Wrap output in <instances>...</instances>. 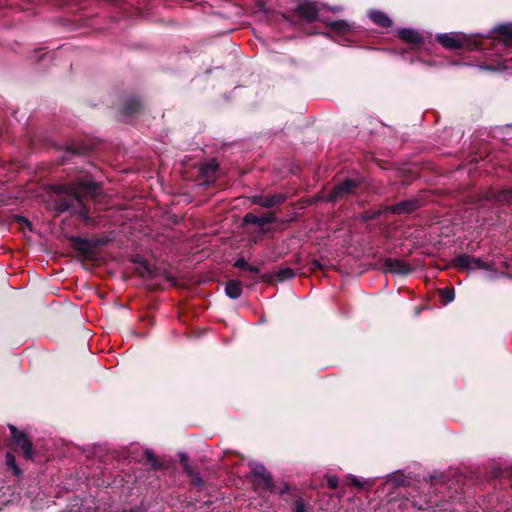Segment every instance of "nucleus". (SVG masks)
I'll return each mask as SVG.
<instances>
[{
    "mask_svg": "<svg viewBox=\"0 0 512 512\" xmlns=\"http://www.w3.org/2000/svg\"><path fill=\"white\" fill-rule=\"evenodd\" d=\"M330 25L333 29L340 30V31L348 28V23L345 21H335V22L331 23Z\"/></svg>",
    "mask_w": 512,
    "mask_h": 512,
    "instance_id": "aec40b11",
    "label": "nucleus"
},
{
    "mask_svg": "<svg viewBox=\"0 0 512 512\" xmlns=\"http://www.w3.org/2000/svg\"><path fill=\"white\" fill-rule=\"evenodd\" d=\"M440 296L442 298L443 303L448 304L454 300L455 293H454L453 289L444 288V289L440 290Z\"/></svg>",
    "mask_w": 512,
    "mask_h": 512,
    "instance_id": "4468645a",
    "label": "nucleus"
},
{
    "mask_svg": "<svg viewBox=\"0 0 512 512\" xmlns=\"http://www.w3.org/2000/svg\"><path fill=\"white\" fill-rule=\"evenodd\" d=\"M285 197L282 194H276L268 197L255 196L253 197V203L260 205L265 208H272L284 201Z\"/></svg>",
    "mask_w": 512,
    "mask_h": 512,
    "instance_id": "0eeeda50",
    "label": "nucleus"
},
{
    "mask_svg": "<svg viewBox=\"0 0 512 512\" xmlns=\"http://www.w3.org/2000/svg\"><path fill=\"white\" fill-rule=\"evenodd\" d=\"M296 12L302 18L314 20L318 16L319 9L316 4L304 0L299 2Z\"/></svg>",
    "mask_w": 512,
    "mask_h": 512,
    "instance_id": "39448f33",
    "label": "nucleus"
},
{
    "mask_svg": "<svg viewBox=\"0 0 512 512\" xmlns=\"http://www.w3.org/2000/svg\"><path fill=\"white\" fill-rule=\"evenodd\" d=\"M235 266L237 268H239V269L248 270V271L253 272V273H257L258 272V268L257 267L250 266L244 259H238L235 262Z\"/></svg>",
    "mask_w": 512,
    "mask_h": 512,
    "instance_id": "dca6fc26",
    "label": "nucleus"
},
{
    "mask_svg": "<svg viewBox=\"0 0 512 512\" xmlns=\"http://www.w3.org/2000/svg\"><path fill=\"white\" fill-rule=\"evenodd\" d=\"M252 473L263 480L265 486L269 489L273 487L272 477L265 467L260 463H254L251 467Z\"/></svg>",
    "mask_w": 512,
    "mask_h": 512,
    "instance_id": "9d476101",
    "label": "nucleus"
},
{
    "mask_svg": "<svg viewBox=\"0 0 512 512\" xmlns=\"http://www.w3.org/2000/svg\"><path fill=\"white\" fill-rule=\"evenodd\" d=\"M294 276V272L290 268H283L280 269L276 275L277 280L283 281L289 278H292Z\"/></svg>",
    "mask_w": 512,
    "mask_h": 512,
    "instance_id": "2eb2a0df",
    "label": "nucleus"
},
{
    "mask_svg": "<svg viewBox=\"0 0 512 512\" xmlns=\"http://www.w3.org/2000/svg\"><path fill=\"white\" fill-rule=\"evenodd\" d=\"M385 268L389 272L397 274H408L411 271L410 267L405 262L397 259L386 260Z\"/></svg>",
    "mask_w": 512,
    "mask_h": 512,
    "instance_id": "1a4fd4ad",
    "label": "nucleus"
},
{
    "mask_svg": "<svg viewBox=\"0 0 512 512\" xmlns=\"http://www.w3.org/2000/svg\"><path fill=\"white\" fill-rule=\"evenodd\" d=\"M418 207V201L415 199L404 200L388 208L391 213L403 214L410 213Z\"/></svg>",
    "mask_w": 512,
    "mask_h": 512,
    "instance_id": "6e6552de",
    "label": "nucleus"
},
{
    "mask_svg": "<svg viewBox=\"0 0 512 512\" xmlns=\"http://www.w3.org/2000/svg\"><path fill=\"white\" fill-rule=\"evenodd\" d=\"M275 220V217L272 213H267L261 217H259V222H258V225L259 226H264L268 223H271Z\"/></svg>",
    "mask_w": 512,
    "mask_h": 512,
    "instance_id": "f3484780",
    "label": "nucleus"
},
{
    "mask_svg": "<svg viewBox=\"0 0 512 512\" xmlns=\"http://www.w3.org/2000/svg\"><path fill=\"white\" fill-rule=\"evenodd\" d=\"M456 264L460 268H466L468 270H475V269H485L490 270L491 267L489 264L484 263L479 258H470L468 256H459L456 259Z\"/></svg>",
    "mask_w": 512,
    "mask_h": 512,
    "instance_id": "20e7f679",
    "label": "nucleus"
},
{
    "mask_svg": "<svg viewBox=\"0 0 512 512\" xmlns=\"http://www.w3.org/2000/svg\"><path fill=\"white\" fill-rule=\"evenodd\" d=\"M6 459H7L8 466L10 468H12L16 474H18L19 473V469H18V467L16 465L14 456L11 455L10 453H8L7 456H6Z\"/></svg>",
    "mask_w": 512,
    "mask_h": 512,
    "instance_id": "a211bd4d",
    "label": "nucleus"
},
{
    "mask_svg": "<svg viewBox=\"0 0 512 512\" xmlns=\"http://www.w3.org/2000/svg\"><path fill=\"white\" fill-rule=\"evenodd\" d=\"M327 484H328L329 488H331V489L337 488V486H338V479H337V477L329 476L327 478Z\"/></svg>",
    "mask_w": 512,
    "mask_h": 512,
    "instance_id": "412c9836",
    "label": "nucleus"
},
{
    "mask_svg": "<svg viewBox=\"0 0 512 512\" xmlns=\"http://www.w3.org/2000/svg\"><path fill=\"white\" fill-rule=\"evenodd\" d=\"M61 191H63L67 197H61L56 201V210L58 212H66L74 209L79 216L87 220L86 210L83 207L84 199L87 197H96L100 192V187L96 182L87 180L63 186Z\"/></svg>",
    "mask_w": 512,
    "mask_h": 512,
    "instance_id": "f257e3e1",
    "label": "nucleus"
},
{
    "mask_svg": "<svg viewBox=\"0 0 512 512\" xmlns=\"http://www.w3.org/2000/svg\"><path fill=\"white\" fill-rule=\"evenodd\" d=\"M357 182L352 179H345L342 183L336 185L330 195L327 197L328 201H334L342 198L354 191Z\"/></svg>",
    "mask_w": 512,
    "mask_h": 512,
    "instance_id": "f03ea898",
    "label": "nucleus"
},
{
    "mask_svg": "<svg viewBox=\"0 0 512 512\" xmlns=\"http://www.w3.org/2000/svg\"><path fill=\"white\" fill-rule=\"evenodd\" d=\"M503 32L509 36H512V26H506L503 28Z\"/></svg>",
    "mask_w": 512,
    "mask_h": 512,
    "instance_id": "bb28decb",
    "label": "nucleus"
},
{
    "mask_svg": "<svg viewBox=\"0 0 512 512\" xmlns=\"http://www.w3.org/2000/svg\"><path fill=\"white\" fill-rule=\"evenodd\" d=\"M10 430H11V435H12L13 441L19 447H21V449L23 450L24 456L28 459H31L33 456V451H32V444H31L30 440L26 437V435L18 432L15 427L10 426Z\"/></svg>",
    "mask_w": 512,
    "mask_h": 512,
    "instance_id": "7ed1b4c3",
    "label": "nucleus"
},
{
    "mask_svg": "<svg viewBox=\"0 0 512 512\" xmlns=\"http://www.w3.org/2000/svg\"><path fill=\"white\" fill-rule=\"evenodd\" d=\"M207 168L211 169L212 171H215L216 168H217V165L216 164H212V165L208 166Z\"/></svg>",
    "mask_w": 512,
    "mask_h": 512,
    "instance_id": "c85d7f7f",
    "label": "nucleus"
},
{
    "mask_svg": "<svg viewBox=\"0 0 512 512\" xmlns=\"http://www.w3.org/2000/svg\"><path fill=\"white\" fill-rule=\"evenodd\" d=\"M225 292L231 299L239 298L242 292L241 283L236 280L228 281L225 286Z\"/></svg>",
    "mask_w": 512,
    "mask_h": 512,
    "instance_id": "f8f14e48",
    "label": "nucleus"
},
{
    "mask_svg": "<svg viewBox=\"0 0 512 512\" xmlns=\"http://www.w3.org/2000/svg\"><path fill=\"white\" fill-rule=\"evenodd\" d=\"M16 222H18L22 227L26 226V227H30V222L24 218V217H21V216H17L15 218Z\"/></svg>",
    "mask_w": 512,
    "mask_h": 512,
    "instance_id": "4be33fe9",
    "label": "nucleus"
},
{
    "mask_svg": "<svg viewBox=\"0 0 512 512\" xmlns=\"http://www.w3.org/2000/svg\"><path fill=\"white\" fill-rule=\"evenodd\" d=\"M499 200L511 201L512 200V193H510L508 191L502 192L499 195Z\"/></svg>",
    "mask_w": 512,
    "mask_h": 512,
    "instance_id": "5701e85b",
    "label": "nucleus"
},
{
    "mask_svg": "<svg viewBox=\"0 0 512 512\" xmlns=\"http://www.w3.org/2000/svg\"><path fill=\"white\" fill-rule=\"evenodd\" d=\"M369 15L372 21L377 25H380L382 27H389L391 25V20L389 19V17L381 11L373 10L369 13Z\"/></svg>",
    "mask_w": 512,
    "mask_h": 512,
    "instance_id": "ddd939ff",
    "label": "nucleus"
},
{
    "mask_svg": "<svg viewBox=\"0 0 512 512\" xmlns=\"http://www.w3.org/2000/svg\"><path fill=\"white\" fill-rule=\"evenodd\" d=\"M181 462L183 463L185 468L188 470L189 468H188V465H187V457L185 455L181 456Z\"/></svg>",
    "mask_w": 512,
    "mask_h": 512,
    "instance_id": "cd10ccee",
    "label": "nucleus"
},
{
    "mask_svg": "<svg viewBox=\"0 0 512 512\" xmlns=\"http://www.w3.org/2000/svg\"><path fill=\"white\" fill-rule=\"evenodd\" d=\"M332 11H340L341 8L340 7H334V8H331Z\"/></svg>",
    "mask_w": 512,
    "mask_h": 512,
    "instance_id": "7c9ffc66",
    "label": "nucleus"
},
{
    "mask_svg": "<svg viewBox=\"0 0 512 512\" xmlns=\"http://www.w3.org/2000/svg\"><path fill=\"white\" fill-rule=\"evenodd\" d=\"M315 267H320L319 263L317 261L314 262Z\"/></svg>",
    "mask_w": 512,
    "mask_h": 512,
    "instance_id": "473e14b6",
    "label": "nucleus"
},
{
    "mask_svg": "<svg viewBox=\"0 0 512 512\" xmlns=\"http://www.w3.org/2000/svg\"><path fill=\"white\" fill-rule=\"evenodd\" d=\"M296 512H306L305 506L302 502H296Z\"/></svg>",
    "mask_w": 512,
    "mask_h": 512,
    "instance_id": "b1692460",
    "label": "nucleus"
},
{
    "mask_svg": "<svg viewBox=\"0 0 512 512\" xmlns=\"http://www.w3.org/2000/svg\"><path fill=\"white\" fill-rule=\"evenodd\" d=\"M132 104L135 106V107H138L139 106V103L137 101H132Z\"/></svg>",
    "mask_w": 512,
    "mask_h": 512,
    "instance_id": "2f4dec72",
    "label": "nucleus"
},
{
    "mask_svg": "<svg viewBox=\"0 0 512 512\" xmlns=\"http://www.w3.org/2000/svg\"><path fill=\"white\" fill-rule=\"evenodd\" d=\"M437 40L444 47L449 49H458L464 44V37L458 34H439Z\"/></svg>",
    "mask_w": 512,
    "mask_h": 512,
    "instance_id": "423d86ee",
    "label": "nucleus"
},
{
    "mask_svg": "<svg viewBox=\"0 0 512 512\" xmlns=\"http://www.w3.org/2000/svg\"><path fill=\"white\" fill-rule=\"evenodd\" d=\"M398 36L408 43H419L422 41L421 35L413 29H400Z\"/></svg>",
    "mask_w": 512,
    "mask_h": 512,
    "instance_id": "9b49d317",
    "label": "nucleus"
},
{
    "mask_svg": "<svg viewBox=\"0 0 512 512\" xmlns=\"http://www.w3.org/2000/svg\"><path fill=\"white\" fill-rule=\"evenodd\" d=\"M350 482L354 486H357V487L362 486L361 482L355 476L350 477Z\"/></svg>",
    "mask_w": 512,
    "mask_h": 512,
    "instance_id": "a878e982",
    "label": "nucleus"
},
{
    "mask_svg": "<svg viewBox=\"0 0 512 512\" xmlns=\"http://www.w3.org/2000/svg\"><path fill=\"white\" fill-rule=\"evenodd\" d=\"M146 455H147V458L151 461L152 465L155 466L156 465V460L154 458V455L151 451L147 450L146 451Z\"/></svg>",
    "mask_w": 512,
    "mask_h": 512,
    "instance_id": "393cba45",
    "label": "nucleus"
},
{
    "mask_svg": "<svg viewBox=\"0 0 512 512\" xmlns=\"http://www.w3.org/2000/svg\"><path fill=\"white\" fill-rule=\"evenodd\" d=\"M244 222L248 223V224H257L258 225L259 217L252 213H248L244 216Z\"/></svg>",
    "mask_w": 512,
    "mask_h": 512,
    "instance_id": "6ab92c4d",
    "label": "nucleus"
},
{
    "mask_svg": "<svg viewBox=\"0 0 512 512\" xmlns=\"http://www.w3.org/2000/svg\"><path fill=\"white\" fill-rule=\"evenodd\" d=\"M133 111H134V109H132V108H130V107H127V109H126V113H131V112H133Z\"/></svg>",
    "mask_w": 512,
    "mask_h": 512,
    "instance_id": "c756f323",
    "label": "nucleus"
}]
</instances>
